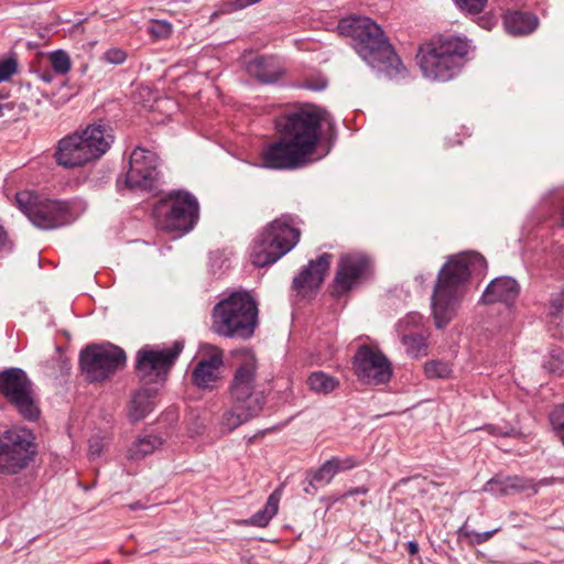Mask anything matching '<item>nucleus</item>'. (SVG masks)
<instances>
[{"label":"nucleus","instance_id":"1","mask_svg":"<svg viewBox=\"0 0 564 564\" xmlns=\"http://www.w3.org/2000/svg\"><path fill=\"white\" fill-rule=\"evenodd\" d=\"M324 120L325 111L311 105L281 117L276 121L281 139L262 151L260 165L279 170L305 165L318 144Z\"/></svg>","mask_w":564,"mask_h":564},{"label":"nucleus","instance_id":"2","mask_svg":"<svg viewBox=\"0 0 564 564\" xmlns=\"http://www.w3.org/2000/svg\"><path fill=\"white\" fill-rule=\"evenodd\" d=\"M485 265V258L477 252L459 253L443 265L431 299L437 328H443L455 317L469 275L482 270Z\"/></svg>","mask_w":564,"mask_h":564},{"label":"nucleus","instance_id":"3","mask_svg":"<svg viewBox=\"0 0 564 564\" xmlns=\"http://www.w3.org/2000/svg\"><path fill=\"white\" fill-rule=\"evenodd\" d=\"M338 32L351 37L352 47L372 68L393 78L405 70L401 59L379 24L367 17H348L338 23Z\"/></svg>","mask_w":564,"mask_h":564},{"label":"nucleus","instance_id":"4","mask_svg":"<svg viewBox=\"0 0 564 564\" xmlns=\"http://www.w3.org/2000/svg\"><path fill=\"white\" fill-rule=\"evenodd\" d=\"M238 360L237 369L230 384L232 406L225 411L220 427L229 433L256 417L263 410L265 398L263 392L256 389L257 359L249 349L236 351Z\"/></svg>","mask_w":564,"mask_h":564},{"label":"nucleus","instance_id":"5","mask_svg":"<svg viewBox=\"0 0 564 564\" xmlns=\"http://www.w3.org/2000/svg\"><path fill=\"white\" fill-rule=\"evenodd\" d=\"M470 50L471 44L466 37L440 35L422 44L416 57L425 78L447 82L460 72Z\"/></svg>","mask_w":564,"mask_h":564},{"label":"nucleus","instance_id":"6","mask_svg":"<svg viewBox=\"0 0 564 564\" xmlns=\"http://www.w3.org/2000/svg\"><path fill=\"white\" fill-rule=\"evenodd\" d=\"M113 142L111 128L104 122L87 126L61 139L55 151L58 165L80 167L101 158Z\"/></svg>","mask_w":564,"mask_h":564},{"label":"nucleus","instance_id":"7","mask_svg":"<svg viewBox=\"0 0 564 564\" xmlns=\"http://www.w3.org/2000/svg\"><path fill=\"white\" fill-rule=\"evenodd\" d=\"M212 329L224 337L249 338L258 322L257 304L247 292L232 293L213 310Z\"/></svg>","mask_w":564,"mask_h":564},{"label":"nucleus","instance_id":"8","mask_svg":"<svg viewBox=\"0 0 564 564\" xmlns=\"http://www.w3.org/2000/svg\"><path fill=\"white\" fill-rule=\"evenodd\" d=\"M300 235L292 216L283 215L274 219L256 238L250 254L251 262L256 267L276 262L296 246Z\"/></svg>","mask_w":564,"mask_h":564},{"label":"nucleus","instance_id":"9","mask_svg":"<svg viewBox=\"0 0 564 564\" xmlns=\"http://www.w3.org/2000/svg\"><path fill=\"white\" fill-rule=\"evenodd\" d=\"M198 202L187 192L176 191L156 203L153 209L155 226L166 232H187L198 219Z\"/></svg>","mask_w":564,"mask_h":564},{"label":"nucleus","instance_id":"10","mask_svg":"<svg viewBox=\"0 0 564 564\" xmlns=\"http://www.w3.org/2000/svg\"><path fill=\"white\" fill-rule=\"evenodd\" d=\"M15 202L31 223L42 229L57 228L75 219L67 202L50 199L31 191L19 192Z\"/></svg>","mask_w":564,"mask_h":564},{"label":"nucleus","instance_id":"11","mask_svg":"<svg viewBox=\"0 0 564 564\" xmlns=\"http://www.w3.org/2000/svg\"><path fill=\"white\" fill-rule=\"evenodd\" d=\"M34 455L33 435L26 429H12L0 436V474L15 475L26 468Z\"/></svg>","mask_w":564,"mask_h":564},{"label":"nucleus","instance_id":"12","mask_svg":"<svg viewBox=\"0 0 564 564\" xmlns=\"http://www.w3.org/2000/svg\"><path fill=\"white\" fill-rule=\"evenodd\" d=\"M0 388L7 400L24 419L34 421L40 416L32 383L23 370L12 368L3 371Z\"/></svg>","mask_w":564,"mask_h":564},{"label":"nucleus","instance_id":"13","mask_svg":"<svg viewBox=\"0 0 564 564\" xmlns=\"http://www.w3.org/2000/svg\"><path fill=\"white\" fill-rule=\"evenodd\" d=\"M124 364V351L111 344L93 345L80 354V367L89 381H102Z\"/></svg>","mask_w":564,"mask_h":564},{"label":"nucleus","instance_id":"14","mask_svg":"<svg viewBox=\"0 0 564 564\" xmlns=\"http://www.w3.org/2000/svg\"><path fill=\"white\" fill-rule=\"evenodd\" d=\"M183 349L181 341L171 347L154 348L145 346L137 354V371L143 380L163 382Z\"/></svg>","mask_w":564,"mask_h":564},{"label":"nucleus","instance_id":"15","mask_svg":"<svg viewBox=\"0 0 564 564\" xmlns=\"http://www.w3.org/2000/svg\"><path fill=\"white\" fill-rule=\"evenodd\" d=\"M158 156L143 148H135L129 162V170L124 175V184L135 192H151L158 183Z\"/></svg>","mask_w":564,"mask_h":564},{"label":"nucleus","instance_id":"16","mask_svg":"<svg viewBox=\"0 0 564 564\" xmlns=\"http://www.w3.org/2000/svg\"><path fill=\"white\" fill-rule=\"evenodd\" d=\"M358 379L366 384L386 383L391 378V365L386 356L369 346H360L354 358Z\"/></svg>","mask_w":564,"mask_h":564},{"label":"nucleus","instance_id":"17","mask_svg":"<svg viewBox=\"0 0 564 564\" xmlns=\"http://www.w3.org/2000/svg\"><path fill=\"white\" fill-rule=\"evenodd\" d=\"M370 270L371 261L366 254L360 252L343 254L334 281L335 294L339 296L356 286L369 275Z\"/></svg>","mask_w":564,"mask_h":564},{"label":"nucleus","instance_id":"18","mask_svg":"<svg viewBox=\"0 0 564 564\" xmlns=\"http://www.w3.org/2000/svg\"><path fill=\"white\" fill-rule=\"evenodd\" d=\"M552 482L553 478H543L539 482H534L533 479L522 476L496 475L484 485L482 491L499 497L522 492L535 495L539 486H547Z\"/></svg>","mask_w":564,"mask_h":564},{"label":"nucleus","instance_id":"19","mask_svg":"<svg viewBox=\"0 0 564 564\" xmlns=\"http://www.w3.org/2000/svg\"><path fill=\"white\" fill-rule=\"evenodd\" d=\"M330 260L332 254L323 253L315 261H310L307 267L303 268L300 274L293 279V288L297 292L319 288L325 280Z\"/></svg>","mask_w":564,"mask_h":564},{"label":"nucleus","instance_id":"20","mask_svg":"<svg viewBox=\"0 0 564 564\" xmlns=\"http://www.w3.org/2000/svg\"><path fill=\"white\" fill-rule=\"evenodd\" d=\"M223 354L216 349L208 358L197 362L193 370V382L202 389H213L220 378Z\"/></svg>","mask_w":564,"mask_h":564},{"label":"nucleus","instance_id":"21","mask_svg":"<svg viewBox=\"0 0 564 564\" xmlns=\"http://www.w3.org/2000/svg\"><path fill=\"white\" fill-rule=\"evenodd\" d=\"M519 295V284L509 276L497 278L487 286L482 299L486 303L502 302L512 304Z\"/></svg>","mask_w":564,"mask_h":564},{"label":"nucleus","instance_id":"22","mask_svg":"<svg viewBox=\"0 0 564 564\" xmlns=\"http://www.w3.org/2000/svg\"><path fill=\"white\" fill-rule=\"evenodd\" d=\"M248 73L264 84L278 80L283 69L274 57L261 56L249 62L247 66Z\"/></svg>","mask_w":564,"mask_h":564},{"label":"nucleus","instance_id":"23","mask_svg":"<svg viewBox=\"0 0 564 564\" xmlns=\"http://www.w3.org/2000/svg\"><path fill=\"white\" fill-rule=\"evenodd\" d=\"M503 25L512 35H525L538 26V18L529 12H508L503 18Z\"/></svg>","mask_w":564,"mask_h":564},{"label":"nucleus","instance_id":"24","mask_svg":"<svg viewBox=\"0 0 564 564\" xmlns=\"http://www.w3.org/2000/svg\"><path fill=\"white\" fill-rule=\"evenodd\" d=\"M163 445V440L156 435H144L137 437L128 447L127 458L140 460L154 453Z\"/></svg>","mask_w":564,"mask_h":564},{"label":"nucleus","instance_id":"25","mask_svg":"<svg viewBox=\"0 0 564 564\" xmlns=\"http://www.w3.org/2000/svg\"><path fill=\"white\" fill-rule=\"evenodd\" d=\"M154 406L153 393L150 390H140L131 399L128 416L131 421L138 422L144 419Z\"/></svg>","mask_w":564,"mask_h":564},{"label":"nucleus","instance_id":"26","mask_svg":"<svg viewBox=\"0 0 564 564\" xmlns=\"http://www.w3.org/2000/svg\"><path fill=\"white\" fill-rule=\"evenodd\" d=\"M281 496V488L275 489L269 496L263 509L254 513L247 522L256 527H265L270 522V520L276 514Z\"/></svg>","mask_w":564,"mask_h":564},{"label":"nucleus","instance_id":"27","mask_svg":"<svg viewBox=\"0 0 564 564\" xmlns=\"http://www.w3.org/2000/svg\"><path fill=\"white\" fill-rule=\"evenodd\" d=\"M310 389L319 394H328L338 388L339 381L324 371H315L307 378Z\"/></svg>","mask_w":564,"mask_h":564},{"label":"nucleus","instance_id":"28","mask_svg":"<svg viewBox=\"0 0 564 564\" xmlns=\"http://www.w3.org/2000/svg\"><path fill=\"white\" fill-rule=\"evenodd\" d=\"M402 344L406 352L414 358L427 354L426 337L423 334H404L402 336Z\"/></svg>","mask_w":564,"mask_h":564},{"label":"nucleus","instance_id":"29","mask_svg":"<svg viewBox=\"0 0 564 564\" xmlns=\"http://www.w3.org/2000/svg\"><path fill=\"white\" fill-rule=\"evenodd\" d=\"M424 372L429 379H447L453 370L446 361L431 360L424 365Z\"/></svg>","mask_w":564,"mask_h":564},{"label":"nucleus","instance_id":"30","mask_svg":"<svg viewBox=\"0 0 564 564\" xmlns=\"http://www.w3.org/2000/svg\"><path fill=\"white\" fill-rule=\"evenodd\" d=\"M336 469L330 459L326 460L317 470L314 471L310 485H327L336 476Z\"/></svg>","mask_w":564,"mask_h":564},{"label":"nucleus","instance_id":"31","mask_svg":"<svg viewBox=\"0 0 564 564\" xmlns=\"http://www.w3.org/2000/svg\"><path fill=\"white\" fill-rule=\"evenodd\" d=\"M48 59L55 73L65 75L69 72L72 64L70 57L66 52L62 50L54 51L48 55Z\"/></svg>","mask_w":564,"mask_h":564},{"label":"nucleus","instance_id":"32","mask_svg":"<svg viewBox=\"0 0 564 564\" xmlns=\"http://www.w3.org/2000/svg\"><path fill=\"white\" fill-rule=\"evenodd\" d=\"M544 368L555 375H562L564 371V350L560 347L550 350L549 359L544 362Z\"/></svg>","mask_w":564,"mask_h":564},{"label":"nucleus","instance_id":"33","mask_svg":"<svg viewBox=\"0 0 564 564\" xmlns=\"http://www.w3.org/2000/svg\"><path fill=\"white\" fill-rule=\"evenodd\" d=\"M552 429L564 445V404L556 406L550 414Z\"/></svg>","mask_w":564,"mask_h":564},{"label":"nucleus","instance_id":"34","mask_svg":"<svg viewBox=\"0 0 564 564\" xmlns=\"http://www.w3.org/2000/svg\"><path fill=\"white\" fill-rule=\"evenodd\" d=\"M148 32L154 39H166L172 34V25L164 20H155L148 26Z\"/></svg>","mask_w":564,"mask_h":564},{"label":"nucleus","instance_id":"35","mask_svg":"<svg viewBox=\"0 0 564 564\" xmlns=\"http://www.w3.org/2000/svg\"><path fill=\"white\" fill-rule=\"evenodd\" d=\"M460 531L463 532V534L466 538L469 539L470 543L481 544V543H485L488 540H490L492 538V535L499 531V528L490 530V531H486V532H476V531H466L465 528L463 527L460 529Z\"/></svg>","mask_w":564,"mask_h":564},{"label":"nucleus","instance_id":"36","mask_svg":"<svg viewBox=\"0 0 564 564\" xmlns=\"http://www.w3.org/2000/svg\"><path fill=\"white\" fill-rule=\"evenodd\" d=\"M330 460L334 465V468L336 469V474L352 469L360 464V462L352 456H347L344 458L332 457Z\"/></svg>","mask_w":564,"mask_h":564},{"label":"nucleus","instance_id":"37","mask_svg":"<svg viewBox=\"0 0 564 564\" xmlns=\"http://www.w3.org/2000/svg\"><path fill=\"white\" fill-rule=\"evenodd\" d=\"M457 7L468 13L480 12L487 2V0H454Z\"/></svg>","mask_w":564,"mask_h":564},{"label":"nucleus","instance_id":"38","mask_svg":"<svg viewBox=\"0 0 564 564\" xmlns=\"http://www.w3.org/2000/svg\"><path fill=\"white\" fill-rule=\"evenodd\" d=\"M127 58V54L124 51L118 47L109 48L104 54V59L110 64H122Z\"/></svg>","mask_w":564,"mask_h":564},{"label":"nucleus","instance_id":"39","mask_svg":"<svg viewBox=\"0 0 564 564\" xmlns=\"http://www.w3.org/2000/svg\"><path fill=\"white\" fill-rule=\"evenodd\" d=\"M17 69V63L13 59L0 62V83L9 79Z\"/></svg>","mask_w":564,"mask_h":564},{"label":"nucleus","instance_id":"40","mask_svg":"<svg viewBox=\"0 0 564 564\" xmlns=\"http://www.w3.org/2000/svg\"><path fill=\"white\" fill-rule=\"evenodd\" d=\"M105 447V442L102 438L95 436L89 440V448L88 454L91 458H97L101 455Z\"/></svg>","mask_w":564,"mask_h":564},{"label":"nucleus","instance_id":"41","mask_svg":"<svg viewBox=\"0 0 564 564\" xmlns=\"http://www.w3.org/2000/svg\"><path fill=\"white\" fill-rule=\"evenodd\" d=\"M422 316L419 313H411L399 323L401 330L405 332L410 326L416 327L421 324Z\"/></svg>","mask_w":564,"mask_h":564},{"label":"nucleus","instance_id":"42","mask_svg":"<svg viewBox=\"0 0 564 564\" xmlns=\"http://www.w3.org/2000/svg\"><path fill=\"white\" fill-rule=\"evenodd\" d=\"M368 491H369L368 487L360 486V487L348 490L346 492V496L366 495Z\"/></svg>","mask_w":564,"mask_h":564},{"label":"nucleus","instance_id":"43","mask_svg":"<svg viewBox=\"0 0 564 564\" xmlns=\"http://www.w3.org/2000/svg\"><path fill=\"white\" fill-rule=\"evenodd\" d=\"M9 239L7 236V232L3 230V228L0 226V250L9 247Z\"/></svg>","mask_w":564,"mask_h":564},{"label":"nucleus","instance_id":"44","mask_svg":"<svg viewBox=\"0 0 564 564\" xmlns=\"http://www.w3.org/2000/svg\"><path fill=\"white\" fill-rule=\"evenodd\" d=\"M408 550H409L410 554H412V555L416 554L419 552L417 543L414 541H410L408 543Z\"/></svg>","mask_w":564,"mask_h":564},{"label":"nucleus","instance_id":"45","mask_svg":"<svg viewBox=\"0 0 564 564\" xmlns=\"http://www.w3.org/2000/svg\"><path fill=\"white\" fill-rule=\"evenodd\" d=\"M488 431L492 434H497V429L496 427H492V426H489L488 427Z\"/></svg>","mask_w":564,"mask_h":564},{"label":"nucleus","instance_id":"46","mask_svg":"<svg viewBox=\"0 0 564 564\" xmlns=\"http://www.w3.org/2000/svg\"><path fill=\"white\" fill-rule=\"evenodd\" d=\"M561 225H562V227H564V210L562 212V216H561Z\"/></svg>","mask_w":564,"mask_h":564}]
</instances>
